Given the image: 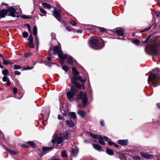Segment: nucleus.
<instances>
[{
    "mask_svg": "<svg viewBox=\"0 0 160 160\" xmlns=\"http://www.w3.org/2000/svg\"><path fill=\"white\" fill-rule=\"evenodd\" d=\"M96 137V138H95L97 139L98 140V142L100 144L102 145H105V143L103 140V139L101 136L97 135Z\"/></svg>",
    "mask_w": 160,
    "mask_h": 160,
    "instance_id": "obj_16",
    "label": "nucleus"
},
{
    "mask_svg": "<svg viewBox=\"0 0 160 160\" xmlns=\"http://www.w3.org/2000/svg\"><path fill=\"white\" fill-rule=\"evenodd\" d=\"M69 114L71 117L73 119H75L77 117L76 114L74 112H70Z\"/></svg>",
    "mask_w": 160,
    "mask_h": 160,
    "instance_id": "obj_29",
    "label": "nucleus"
},
{
    "mask_svg": "<svg viewBox=\"0 0 160 160\" xmlns=\"http://www.w3.org/2000/svg\"><path fill=\"white\" fill-rule=\"evenodd\" d=\"M118 143L121 145H127L128 141L127 140H118Z\"/></svg>",
    "mask_w": 160,
    "mask_h": 160,
    "instance_id": "obj_17",
    "label": "nucleus"
},
{
    "mask_svg": "<svg viewBox=\"0 0 160 160\" xmlns=\"http://www.w3.org/2000/svg\"><path fill=\"white\" fill-rule=\"evenodd\" d=\"M66 58H67V62L69 64H72L73 61L72 58L69 56H67L66 55V58Z\"/></svg>",
    "mask_w": 160,
    "mask_h": 160,
    "instance_id": "obj_19",
    "label": "nucleus"
},
{
    "mask_svg": "<svg viewBox=\"0 0 160 160\" xmlns=\"http://www.w3.org/2000/svg\"><path fill=\"white\" fill-rule=\"evenodd\" d=\"M1 6H7L8 5L6 3H2L1 4Z\"/></svg>",
    "mask_w": 160,
    "mask_h": 160,
    "instance_id": "obj_55",
    "label": "nucleus"
},
{
    "mask_svg": "<svg viewBox=\"0 0 160 160\" xmlns=\"http://www.w3.org/2000/svg\"><path fill=\"white\" fill-rule=\"evenodd\" d=\"M79 98L81 100L84 105H85L87 103V99L86 97V94L85 92H82L79 94Z\"/></svg>",
    "mask_w": 160,
    "mask_h": 160,
    "instance_id": "obj_7",
    "label": "nucleus"
},
{
    "mask_svg": "<svg viewBox=\"0 0 160 160\" xmlns=\"http://www.w3.org/2000/svg\"><path fill=\"white\" fill-rule=\"evenodd\" d=\"M28 46L30 48L34 47V45L33 43V38L32 34H30L29 36Z\"/></svg>",
    "mask_w": 160,
    "mask_h": 160,
    "instance_id": "obj_8",
    "label": "nucleus"
},
{
    "mask_svg": "<svg viewBox=\"0 0 160 160\" xmlns=\"http://www.w3.org/2000/svg\"><path fill=\"white\" fill-rule=\"evenodd\" d=\"M33 68V67H31V68H29V67H28L26 69H31Z\"/></svg>",
    "mask_w": 160,
    "mask_h": 160,
    "instance_id": "obj_59",
    "label": "nucleus"
},
{
    "mask_svg": "<svg viewBox=\"0 0 160 160\" xmlns=\"http://www.w3.org/2000/svg\"><path fill=\"white\" fill-rule=\"evenodd\" d=\"M103 138L105 139V140L106 141L108 142V144L109 145H112L113 144H114V146H115V147L116 148H118V147L119 146H118V145L116 144L114 142L111 141V139L110 138H107V137H106V136H104L103 137Z\"/></svg>",
    "mask_w": 160,
    "mask_h": 160,
    "instance_id": "obj_14",
    "label": "nucleus"
},
{
    "mask_svg": "<svg viewBox=\"0 0 160 160\" xmlns=\"http://www.w3.org/2000/svg\"><path fill=\"white\" fill-rule=\"evenodd\" d=\"M157 74H152L150 75L148 80L149 84H152L154 87H156L160 84V75L158 77Z\"/></svg>",
    "mask_w": 160,
    "mask_h": 160,
    "instance_id": "obj_2",
    "label": "nucleus"
},
{
    "mask_svg": "<svg viewBox=\"0 0 160 160\" xmlns=\"http://www.w3.org/2000/svg\"><path fill=\"white\" fill-rule=\"evenodd\" d=\"M78 149L77 147L75 146H72V148L71 154L73 157H75L78 154Z\"/></svg>",
    "mask_w": 160,
    "mask_h": 160,
    "instance_id": "obj_9",
    "label": "nucleus"
},
{
    "mask_svg": "<svg viewBox=\"0 0 160 160\" xmlns=\"http://www.w3.org/2000/svg\"><path fill=\"white\" fill-rule=\"evenodd\" d=\"M92 146L95 149L98 151H101V147L99 145L94 144H92Z\"/></svg>",
    "mask_w": 160,
    "mask_h": 160,
    "instance_id": "obj_20",
    "label": "nucleus"
},
{
    "mask_svg": "<svg viewBox=\"0 0 160 160\" xmlns=\"http://www.w3.org/2000/svg\"><path fill=\"white\" fill-rule=\"evenodd\" d=\"M27 143L29 144L33 148L35 147V145L32 141H28Z\"/></svg>",
    "mask_w": 160,
    "mask_h": 160,
    "instance_id": "obj_32",
    "label": "nucleus"
},
{
    "mask_svg": "<svg viewBox=\"0 0 160 160\" xmlns=\"http://www.w3.org/2000/svg\"><path fill=\"white\" fill-rule=\"evenodd\" d=\"M2 81L4 82L7 81L8 80L7 77L5 76H4L2 78Z\"/></svg>",
    "mask_w": 160,
    "mask_h": 160,
    "instance_id": "obj_48",
    "label": "nucleus"
},
{
    "mask_svg": "<svg viewBox=\"0 0 160 160\" xmlns=\"http://www.w3.org/2000/svg\"><path fill=\"white\" fill-rule=\"evenodd\" d=\"M106 152L108 154L110 155H113L114 154V152L113 151L110 149H106Z\"/></svg>",
    "mask_w": 160,
    "mask_h": 160,
    "instance_id": "obj_25",
    "label": "nucleus"
},
{
    "mask_svg": "<svg viewBox=\"0 0 160 160\" xmlns=\"http://www.w3.org/2000/svg\"><path fill=\"white\" fill-rule=\"evenodd\" d=\"M14 72L16 75H19L20 74V72L18 71H15Z\"/></svg>",
    "mask_w": 160,
    "mask_h": 160,
    "instance_id": "obj_51",
    "label": "nucleus"
},
{
    "mask_svg": "<svg viewBox=\"0 0 160 160\" xmlns=\"http://www.w3.org/2000/svg\"><path fill=\"white\" fill-rule=\"evenodd\" d=\"M7 14V12L6 10H0V19L1 18L5 17Z\"/></svg>",
    "mask_w": 160,
    "mask_h": 160,
    "instance_id": "obj_15",
    "label": "nucleus"
},
{
    "mask_svg": "<svg viewBox=\"0 0 160 160\" xmlns=\"http://www.w3.org/2000/svg\"><path fill=\"white\" fill-rule=\"evenodd\" d=\"M9 151L10 153L12 155L16 154H17L18 152L16 151H11L10 150H9Z\"/></svg>",
    "mask_w": 160,
    "mask_h": 160,
    "instance_id": "obj_39",
    "label": "nucleus"
},
{
    "mask_svg": "<svg viewBox=\"0 0 160 160\" xmlns=\"http://www.w3.org/2000/svg\"><path fill=\"white\" fill-rule=\"evenodd\" d=\"M116 32L119 36H122L124 35L123 31L121 28L117 29Z\"/></svg>",
    "mask_w": 160,
    "mask_h": 160,
    "instance_id": "obj_18",
    "label": "nucleus"
},
{
    "mask_svg": "<svg viewBox=\"0 0 160 160\" xmlns=\"http://www.w3.org/2000/svg\"><path fill=\"white\" fill-rule=\"evenodd\" d=\"M63 139L61 137H57L54 139L52 140V142L53 143L56 142L57 144L61 143Z\"/></svg>",
    "mask_w": 160,
    "mask_h": 160,
    "instance_id": "obj_10",
    "label": "nucleus"
},
{
    "mask_svg": "<svg viewBox=\"0 0 160 160\" xmlns=\"http://www.w3.org/2000/svg\"><path fill=\"white\" fill-rule=\"evenodd\" d=\"M61 156L62 157H66L67 156V154L66 153V152L65 151H63L61 153Z\"/></svg>",
    "mask_w": 160,
    "mask_h": 160,
    "instance_id": "obj_35",
    "label": "nucleus"
},
{
    "mask_svg": "<svg viewBox=\"0 0 160 160\" xmlns=\"http://www.w3.org/2000/svg\"><path fill=\"white\" fill-rule=\"evenodd\" d=\"M87 134L91 136L93 138H96V137L97 136V135L93 134L90 132H87Z\"/></svg>",
    "mask_w": 160,
    "mask_h": 160,
    "instance_id": "obj_30",
    "label": "nucleus"
},
{
    "mask_svg": "<svg viewBox=\"0 0 160 160\" xmlns=\"http://www.w3.org/2000/svg\"><path fill=\"white\" fill-rule=\"evenodd\" d=\"M53 14L54 17H55L58 21L60 20L61 18V15L59 12L57 11L56 8L54 9V11H53Z\"/></svg>",
    "mask_w": 160,
    "mask_h": 160,
    "instance_id": "obj_11",
    "label": "nucleus"
},
{
    "mask_svg": "<svg viewBox=\"0 0 160 160\" xmlns=\"http://www.w3.org/2000/svg\"><path fill=\"white\" fill-rule=\"evenodd\" d=\"M7 85L8 86L9 85L11 84V82H9V80H8L7 81Z\"/></svg>",
    "mask_w": 160,
    "mask_h": 160,
    "instance_id": "obj_54",
    "label": "nucleus"
},
{
    "mask_svg": "<svg viewBox=\"0 0 160 160\" xmlns=\"http://www.w3.org/2000/svg\"><path fill=\"white\" fill-rule=\"evenodd\" d=\"M157 160H160V156L157 157Z\"/></svg>",
    "mask_w": 160,
    "mask_h": 160,
    "instance_id": "obj_64",
    "label": "nucleus"
},
{
    "mask_svg": "<svg viewBox=\"0 0 160 160\" xmlns=\"http://www.w3.org/2000/svg\"><path fill=\"white\" fill-rule=\"evenodd\" d=\"M51 160H60V159L58 158H56L55 157H52Z\"/></svg>",
    "mask_w": 160,
    "mask_h": 160,
    "instance_id": "obj_52",
    "label": "nucleus"
},
{
    "mask_svg": "<svg viewBox=\"0 0 160 160\" xmlns=\"http://www.w3.org/2000/svg\"><path fill=\"white\" fill-rule=\"evenodd\" d=\"M58 119L59 120L61 119L62 118L61 116L59 115H58Z\"/></svg>",
    "mask_w": 160,
    "mask_h": 160,
    "instance_id": "obj_56",
    "label": "nucleus"
},
{
    "mask_svg": "<svg viewBox=\"0 0 160 160\" xmlns=\"http://www.w3.org/2000/svg\"><path fill=\"white\" fill-rule=\"evenodd\" d=\"M14 69L15 70L20 69L21 68V67L18 65H14Z\"/></svg>",
    "mask_w": 160,
    "mask_h": 160,
    "instance_id": "obj_42",
    "label": "nucleus"
},
{
    "mask_svg": "<svg viewBox=\"0 0 160 160\" xmlns=\"http://www.w3.org/2000/svg\"><path fill=\"white\" fill-rule=\"evenodd\" d=\"M63 115L64 116H66L67 115V113L65 112H64L62 113Z\"/></svg>",
    "mask_w": 160,
    "mask_h": 160,
    "instance_id": "obj_60",
    "label": "nucleus"
},
{
    "mask_svg": "<svg viewBox=\"0 0 160 160\" xmlns=\"http://www.w3.org/2000/svg\"><path fill=\"white\" fill-rule=\"evenodd\" d=\"M69 133L67 132H65L63 133V137L64 139H68L70 138L68 136Z\"/></svg>",
    "mask_w": 160,
    "mask_h": 160,
    "instance_id": "obj_27",
    "label": "nucleus"
},
{
    "mask_svg": "<svg viewBox=\"0 0 160 160\" xmlns=\"http://www.w3.org/2000/svg\"><path fill=\"white\" fill-rule=\"evenodd\" d=\"M53 148V147H44L42 148V150L44 152L46 151L51 150Z\"/></svg>",
    "mask_w": 160,
    "mask_h": 160,
    "instance_id": "obj_22",
    "label": "nucleus"
},
{
    "mask_svg": "<svg viewBox=\"0 0 160 160\" xmlns=\"http://www.w3.org/2000/svg\"><path fill=\"white\" fill-rule=\"evenodd\" d=\"M40 11L41 12L44 14H46L47 13L45 11L41 8H40Z\"/></svg>",
    "mask_w": 160,
    "mask_h": 160,
    "instance_id": "obj_49",
    "label": "nucleus"
},
{
    "mask_svg": "<svg viewBox=\"0 0 160 160\" xmlns=\"http://www.w3.org/2000/svg\"><path fill=\"white\" fill-rule=\"evenodd\" d=\"M132 157L134 159L137 160H140L141 159L140 157L138 156H133Z\"/></svg>",
    "mask_w": 160,
    "mask_h": 160,
    "instance_id": "obj_41",
    "label": "nucleus"
},
{
    "mask_svg": "<svg viewBox=\"0 0 160 160\" xmlns=\"http://www.w3.org/2000/svg\"><path fill=\"white\" fill-rule=\"evenodd\" d=\"M71 82L74 84L75 86L78 88H80L81 87V85L78 82H75V81H71Z\"/></svg>",
    "mask_w": 160,
    "mask_h": 160,
    "instance_id": "obj_24",
    "label": "nucleus"
},
{
    "mask_svg": "<svg viewBox=\"0 0 160 160\" xmlns=\"http://www.w3.org/2000/svg\"><path fill=\"white\" fill-rule=\"evenodd\" d=\"M69 22L73 26H75L77 24L76 22L74 21H73L72 22L70 21Z\"/></svg>",
    "mask_w": 160,
    "mask_h": 160,
    "instance_id": "obj_46",
    "label": "nucleus"
},
{
    "mask_svg": "<svg viewBox=\"0 0 160 160\" xmlns=\"http://www.w3.org/2000/svg\"><path fill=\"white\" fill-rule=\"evenodd\" d=\"M35 36V41L36 42V45L37 47H38L39 44V39L37 36Z\"/></svg>",
    "mask_w": 160,
    "mask_h": 160,
    "instance_id": "obj_37",
    "label": "nucleus"
},
{
    "mask_svg": "<svg viewBox=\"0 0 160 160\" xmlns=\"http://www.w3.org/2000/svg\"><path fill=\"white\" fill-rule=\"evenodd\" d=\"M42 5L44 8L48 9H50L51 8V6L47 3H42Z\"/></svg>",
    "mask_w": 160,
    "mask_h": 160,
    "instance_id": "obj_26",
    "label": "nucleus"
},
{
    "mask_svg": "<svg viewBox=\"0 0 160 160\" xmlns=\"http://www.w3.org/2000/svg\"><path fill=\"white\" fill-rule=\"evenodd\" d=\"M32 32L33 35L35 36H37V30L36 26H35L33 28Z\"/></svg>",
    "mask_w": 160,
    "mask_h": 160,
    "instance_id": "obj_28",
    "label": "nucleus"
},
{
    "mask_svg": "<svg viewBox=\"0 0 160 160\" xmlns=\"http://www.w3.org/2000/svg\"><path fill=\"white\" fill-rule=\"evenodd\" d=\"M21 146L22 147H24L25 148H27L28 147V145L24 144H21Z\"/></svg>",
    "mask_w": 160,
    "mask_h": 160,
    "instance_id": "obj_50",
    "label": "nucleus"
},
{
    "mask_svg": "<svg viewBox=\"0 0 160 160\" xmlns=\"http://www.w3.org/2000/svg\"><path fill=\"white\" fill-rule=\"evenodd\" d=\"M2 61H3V64H4V65H7V64H9L11 63V62H8V61H7V60H5L4 59V57H3L2 58Z\"/></svg>",
    "mask_w": 160,
    "mask_h": 160,
    "instance_id": "obj_31",
    "label": "nucleus"
},
{
    "mask_svg": "<svg viewBox=\"0 0 160 160\" xmlns=\"http://www.w3.org/2000/svg\"><path fill=\"white\" fill-rule=\"evenodd\" d=\"M6 10L8 15L14 17H18V15L21 12L20 8H16V9L12 7H9Z\"/></svg>",
    "mask_w": 160,
    "mask_h": 160,
    "instance_id": "obj_3",
    "label": "nucleus"
},
{
    "mask_svg": "<svg viewBox=\"0 0 160 160\" xmlns=\"http://www.w3.org/2000/svg\"><path fill=\"white\" fill-rule=\"evenodd\" d=\"M72 72L75 75H78L79 74V72L77 71L74 67L72 68Z\"/></svg>",
    "mask_w": 160,
    "mask_h": 160,
    "instance_id": "obj_33",
    "label": "nucleus"
},
{
    "mask_svg": "<svg viewBox=\"0 0 160 160\" xmlns=\"http://www.w3.org/2000/svg\"><path fill=\"white\" fill-rule=\"evenodd\" d=\"M75 80H79L82 83H83L86 81V79H82V77L80 76H73L72 78V80L71 81H75Z\"/></svg>",
    "mask_w": 160,
    "mask_h": 160,
    "instance_id": "obj_13",
    "label": "nucleus"
},
{
    "mask_svg": "<svg viewBox=\"0 0 160 160\" xmlns=\"http://www.w3.org/2000/svg\"><path fill=\"white\" fill-rule=\"evenodd\" d=\"M77 113L82 117H83L86 114V112L82 111L79 110L78 111Z\"/></svg>",
    "mask_w": 160,
    "mask_h": 160,
    "instance_id": "obj_23",
    "label": "nucleus"
},
{
    "mask_svg": "<svg viewBox=\"0 0 160 160\" xmlns=\"http://www.w3.org/2000/svg\"><path fill=\"white\" fill-rule=\"evenodd\" d=\"M149 38H148L144 42H146L148 39H149Z\"/></svg>",
    "mask_w": 160,
    "mask_h": 160,
    "instance_id": "obj_63",
    "label": "nucleus"
},
{
    "mask_svg": "<svg viewBox=\"0 0 160 160\" xmlns=\"http://www.w3.org/2000/svg\"><path fill=\"white\" fill-rule=\"evenodd\" d=\"M76 92V88L73 86L71 87L70 90L67 92L66 94L68 100L70 101H71L74 98Z\"/></svg>",
    "mask_w": 160,
    "mask_h": 160,
    "instance_id": "obj_4",
    "label": "nucleus"
},
{
    "mask_svg": "<svg viewBox=\"0 0 160 160\" xmlns=\"http://www.w3.org/2000/svg\"><path fill=\"white\" fill-rule=\"evenodd\" d=\"M98 29L100 31L102 32H104L106 31L105 29L99 27Z\"/></svg>",
    "mask_w": 160,
    "mask_h": 160,
    "instance_id": "obj_44",
    "label": "nucleus"
},
{
    "mask_svg": "<svg viewBox=\"0 0 160 160\" xmlns=\"http://www.w3.org/2000/svg\"><path fill=\"white\" fill-rule=\"evenodd\" d=\"M13 92L14 94H16L17 93V89L16 88H14L13 89Z\"/></svg>",
    "mask_w": 160,
    "mask_h": 160,
    "instance_id": "obj_45",
    "label": "nucleus"
},
{
    "mask_svg": "<svg viewBox=\"0 0 160 160\" xmlns=\"http://www.w3.org/2000/svg\"><path fill=\"white\" fill-rule=\"evenodd\" d=\"M100 122H101V125L102 126H104V122L102 121H101Z\"/></svg>",
    "mask_w": 160,
    "mask_h": 160,
    "instance_id": "obj_58",
    "label": "nucleus"
},
{
    "mask_svg": "<svg viewBox=\"0 0 160 160\" xmlns=\"http://www.w3.org/2000/svg\"><path fill=\"white\" fill-rule=\"evenodd\" d=\"M157 45L156 43H153L152 46H148L145 48V51L146 53L148 54V50L150 49L151 51L154 53H156L157 52Z\"/></svg>",
    "mask_w": 160,
    "mask_h": 160,
    "instance_id": "obj_6",
    "label": "nucleus"
},
{
    "mask_svg": "<svg viewBox=\"0 0 160 160\" xmlns=\"http://www.w3.org/2000/svg\"><path fill=\"white\" fill-rule=\"evenodd\" d=\"M120 158L122 160H125V157L123 156H121L120 157Z\"/></svg>",
    "mask_w": 160,
    "mask_h": 160,
    "instance_id": "obj_53",
    "label": "nucleus"
},
{
    "mask_svg": "<svg viewBox=\"0 0 160 160\" xmlns=\"http://www.w3.org/2000/svg\"><path fill=\"white\" fill-rule=\"evenodd\" d=\"M3 146V147L6 150H7V151H9V150H10L9 149H8V148L5 146Z\"/></svg>",
    "mask_w": 160,
    "mask_h": 160,
    "instance_id": "obj_57",
    "label": "nucleus"
},
{
    "mask_svg": "<svg viewBox=\"0 0 160 160\" xmlns=\"http://www.w3.org/2000/svg\"><path fill=\"white\" fill-rule=\"evenodd\" d=\"M104 45L103 41L99 37H93L90 41V47L95 49L101 48Z\"/></svg>",
    "mask_w": 160,
    "mask_h": 160,
    "instance_id": "obj_1",
    "label": "nucleus"
},
{
    "mask_svg": "<svg viewBox=\"0 0 160 160\" xmlns=\"http://www.w3.org/2000/svg\"><path fill=\"white\" fill-rule=\"evenodd\" d=\"M21 17L22 18L24 19H28V18H31V17H29L26 15L22 16Z\"/></svg>",
    "mask_w": 160,
    "mask_h": 160,
    "instance_id": "obj_43",
    "label": "nucleus"
},
{
    "mask_svg": "<svg viewBox=\"0 0 160 160\" xmlns=\"http://www.w3.org/2000/svg\"><path fill=\"white\" fill-rule=\"evenodd\" d=\"M140 155L142 157L146 158L152 159L153 158L152 155L143 152H141L140 153Z\"/></svg>",
    "mask_w": 160,
    "mask_h": 160,
    "instance_id": "obj_12",
    "label": "nucleus"
},
{
    "mask_svg": "<svg viewBox=\"0 0 160 160\" xmlns=\"http://www.w3.org/2000/svg\"><path fill=\"white\" fill-rule=\"evenodd\" d=\"M22 35L24 38L27 37L28 35V34L27 32H25L22 33Z\"/></svg>",
    "mask_w": 160,
    "mask_h": 160,
    "instance_id": "obj_38",
    "label": "nucleus"
},
{
    "mask_svg": "<svg viewBox=\"0 0 160 160\" xmlns=\"http://www.w3.org/2000/svg\"><path fill=\"white\" fill-rule=\"evenodd\" d=\"M157 105L159 108H160V104L159 103L157 104Z\"/></svg>",
    "mask_w": 160,
    "mask_h": 160,
    "instance_id": "obj_62",
    "label": "nucleus"
},
{
    "mask_svg": "<svg viewBox=\"0 0 160 160\" xmlns=\"http://www.w3.org/2000/svg\"><path fill=\"white\" fill-rule=\"evenodd\" d=\"M31 55L30 53H26L25 54L24 56L26 58H28Z\"/></svg>",
    "mask_w": 160,
    "mask_h": 160,
    "instance_id": "obj_47",
    "label": "nucleus"
},
{
    "mask_svg": "<svg viewBox=\"0 0 160 160\" xmlns=\"http://www.w3.org/2000/svg\"><path fill=\"white\" fill-rule=\"evenodd\" d=\"M133 43L137 45H138L140 43L138 39L134 40L132 41Z\"/></svg>",
    "mask_w": 160,
    "mask_h": 160,
    "instance_id": "obj_36",
    "label": "nucleus"
},
{
    "mask_svg": "<svg viewBox=\"0 0 160 160\" xmlns=\"http://www.w3.org/2000/svg\"><path fill=\"white\" fill-rule=\"evenodd\" d=\"M54 51L56 52L58 55V57L61 59L64 60L66 58V55H63L61 49L58 46L54 47L53 48Z\"/></svg>",
    "mask_w": 160,
    "mask_h": 160,
    "instance_id": "obj_5",
    "label": "nucleus"
},
{
    "mask_svg": "<svg viewBox=\"0 0 160 160\" xmlns=\"http://www.w3.org/2000/svg\"><path fill=\"white\" fill-rule=\"evenodd\" d=\"M66 123L67 125H68L71 127H73L74 126V122L71 120L70 121L67 120L66 121Z\"/></svg>",
    "mask_w": 160,
    "mask_h": 160,
    "instance_id": "obj_21",
    "label": "nucleus"
},
{
    "mask_svg": "<svg viewBox=\"0 0 160 160\" xmlns=\"http://www.w3.org/2000/svg\"><path fill=\"white\" fill-rule=\"evenodd\" d=\"M0 68H3V67L1 65V62H0Z\"/></svg>",
    "mask_w": 160,
    "mask_h": 160,
    "instance_id": "obj_61",
    "label": "nucleus"
},
{
    "mask_svg": "<svg viewBox=\"0 0 160 160\" xmlns=\"http://www.w3.org/2000/svg\"><path fill=\"white\" fill-rule=\"evenodd\" d=\"M8 72V71L7 69H5L4 70H3L2 71V74L4 75V76L7 75Z\"/></svg>",
    "mask_w": 160,
    "mask_h": 160,
    "instance_id": "obj_34",
    "label": "nucleus"
},
{
    "mask_svg": "<svg viewBox=\"0 0 160 160\" xmlns=\"http://www.w3.org/2000/svg\"><path fill=\"white\" fill-rule=\"evenodd\" d=\"M62 69L65 70V71H67L68 70V66L66 65H64L62 67Z\"/></svg>",
    "mask_w": 160,
    "mask_h": 160,
    "instance_id": "obj_40",
    "label": "nucleus"
}]
</instances>
